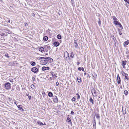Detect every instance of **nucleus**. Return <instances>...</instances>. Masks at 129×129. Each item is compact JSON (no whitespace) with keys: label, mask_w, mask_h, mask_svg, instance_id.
Wrapping results in <instances>:
<instances>
[{"label":"nucleus","mask_w":129,"mask_h":129,"mask_svg":"<svg viewBox=\"0 0 129 129\" xmlns=\"http://www.w3.org/2000/svg\"><path fill=\"white\" fill-rule=\"evenodd\" d=\"M5 56L8 58H9L10 57V56L8 55L7 53L5 54Z\"/></svg>","instance_id":"36"},{"label":"nucleus","mask_w":129,"mask_h":129,"mask_svg":"<svg viewBox=\"0 0 129 129\" xmlns=\"http://www.w3.org/2000/svg\"><path fill=\"white\" fill-rule=\"evenodd\" d=\"M45 47L46 48H47V49H50V48L49 46H46Z\"/></svg>","instance_id":"42"},{"label":"nucleus","mask_w":129,"mask_h":129,"mask_svg":"<svg viewBox=\"0 0 129 129\" xmlns=\"http://www.w3.org/2000/svg\"><path fill=\"white\" fill-rule=\"evenodd\" d=\"M122 66L123 67V68H125V65L124 66V65H122Z\"/></svg>","instance_id":"58"},{"label":"nucleus","mask_w":129,"mask_h":129,"mask_svg":"<svg viewBox=\"0 0 129 129\" xmlns=\"http://www.w3.org/2000/svg\"><path fill=\"white\" fill-rule=\"evenodd\" d=\"M67 53H67V55H68L67 56L68 57V58H69V59L70 57H69V54L67 52Z\"/></svg>","instance_id":"55"},{"label":"nucleus","mask_w":129,"mask_h":129,"mask_svg":"<svg viewBox=\"0 0 129 129\" xmlns=\"http://www.w3.org/2000/svg\"><path fill=\"white\" fill-rule=\"evenodd\" d=\"M74 43L75 44V45L74 46L75 48H76L77 47V46H78V45L77 43V41L76 40H74Z\"/></svg>","instance_id":"12"},{"label":"nucleus","mask_w":129,"mask_h":129,"mask_svg":"<svg viewBox=\"0 0 129 129\" xmlns=\"http://www.w3.org/2000/svg\"><path fill=\"white\" fill-rule=\"evenodd\" d=\"M26 95L27 96H28L29 95V94H28L27 93L26 94Z\"/></svg>","instance_id":"61"},{"label":"nucleus","mask_w":129,"mask_h":129,"mask_svg":"<svg viewBox=\"0 0 129 129\" xmlns=\"http://www.w3.org/2000/svg\"><path fill=\"white\" fill-rule=\"evenodd\" d=\"M124 1L129 4V0H124Z\"/></svg>","instance_id":"40"},{"label":"nucleus","mask_w":129,"mask_h":129,"mask_svg":"<svg viewBox=\"0 0 129 129\" xmlns=\"http://www.w3.org/2000/svg\"><path fill=\"white\" fill-rule=\"evenodd\" d=\"M48 95L49 97H51L53 96V94L51 92H50L48 93Z\"/></svg>","instance_id":"16"},{"label":"nucleus","mask_w":129,"mask_h":129,"mask_svg":"<svg viewBox=\"0 0 129 129\" xmlns=\"http://www.w3.org/2000/svg\"><path fill=\"white\" fill-rule=\"evenodd\" d=\"M22 105H18L17 106L18 108L19 109V110H21L22 111H24V109L22 108V107H21Z\"/></svg>","instance_id":"7"},{"label":"nucleus","mask_w":129,"mask_h":129,"mask_svg":"<svg viewBox=\"0 0 129 129\" xmlns=\"http://www.w3.org/2000/svg\"><path fill=\"white\" fill-rule=\"evenodd\" d=\"M116 25H118L120 23L119 21H114L113 22Z\"/></svg>","instance_id":"20"},{"label":"nucleus","mask_w":129,"mask_h":129,"mask_svg":"<svg viewBox=\"0 0 129 129\" xmlns=\"http://www.w3.org/2000/svg\"><path fill=\"white\" fill-rule=\"evenodd\" d=\"M71 114L72 115H74V114L75 113L74 112H73V111H71Z\"/></svg>","instance_id":"45"},{"label":"nucleus","mask_w":129,"mask_h":129,"mask_svg":"<svg viewBox=\"0 0 129 129\" xmlns=\"http://www.w3.org/2000/svg\"><path fill=\"white\" fill-rule=\"evenodd\" d=\"M127 63L126 60L123 61H122V65H125Z\"/></svg>","instance_id":"18"},{"label":"nucleus","mask_w":129,"mask_h":129,"mask_svg":"<svg viewBox=\"0 0 129 129\" xmlns=\"http://www.w3.org/2000/svg\"><path fill=\"white\" fill-rule=\"evenodd\" d=\"M14 103L16 105H17L18 104V103L16 101L14 102Z\"/></svg>","instance_id":"49"},{"label":"nucleus","mask_w":129,"mask_h":129,"mask_svg":"<svg viewBox=\"0 0 129 129\" xmlns=\"http://www.w3.org/2000/svg\"><path fill=\"white\" fill-rule=\"evenodd\" d=\"M25 25L26 26H27L28 25V24L27 23H25Z\"/></svg>","instance_id":"54"},{"label":"nucleus","mask_w":129,"mask_h":129,"mask_svg":"<svg viewBox=\"0 0 129 129\" xmlns=\"http://www.w3.org/2000/svg\"><path fill=\"white\" fill-rule=\"evenodd\" d=\"M124 73H125L124 72L123 73H122V74L123 76H125L124 74Z\"/></svg>","instance_id":"57"},{"label":"nucleus","mask_w":129,"mask_h":129,"mask_svg":"<svg viewBox=\"0 0 129 129\" xmlns=\"http://www.w3.org/2000/svg\"><path fill=\"white\" fill-rule=\"evenodd\" d=\"M8 21L9 23H10V19H9Z\"/></svg>","instance_id":"59"},{"label":"nucleus","mask_w":129,"mask_h":129,"mask_svg":"<svg viewBox=\"0 0 129 129\" xmlns=\"http://www.w3.org/2000/svg\"><path fill=\"white\" fill-rule=\"evenodd\" d=\"M38 58H39V59H44V57H38Z\"/></svg>","instance_id":"43"},{"label":"nucleus","mask_w":129,"mask_h":129,"mask_svg":"<svg viewBox=\"0 0 129 129\" xmlns=\"http://www.w3.org/2000/svg\"><path fill=\"white\" fill-rule=\"evenodd\" d=\"M50 74L54 78L57 77V76L55 75V74L53 72H50Z\"/></svg>","instance_id":"11"},{"label":"nucleus","mask_w":129,"mask_h":129,"mask_svg":"<svg viewBox=\"0 0 129 129\" xmlns=\"http://www.w3.org/2000/svg\"><path fill=\"white\" fill-rule=\"evenodd\" d=\"M124 94L126 95L128 94V92L127 90H125L124 91Z\"/></svg>","instance_id":"25"},{"label":"nucleus","mask_w":129,"mask_h":129,"mask_svg":"<svg viewBox=\"0 0 129 129\" xmlns=\"http://www.w3.org/2000/svg\"><path fill=\"white\" fill-rule=\"evenodd\" d=\"M80 62H77V65H79V64Z\"/></svg>","instance_id":"53"},{"label":"nucleus","mask_w":129,"mask_h":129,"mask_svg":"<svg viewBox=\"0 0 129 129\" xmlns=\"http://www.w3.org/2000/svg\"><path fill=\"white\" fill-rule=\"evenodd\" d=\"M76 95H77V99L78 100L80 98V96L78 93H77L76 94Z\"/></svg>","instance_id":"28"},{"label":"nucleus","mask_w":129,"mask_h":129,"mask_svg":"<svg viewBox=\"0 0 129 129\" xmlns=\"http://www.w3.org/2000/svg\"><path fill=\"white\" fill-rule=\"evenodd\" d=\"M37 122L38 123V124H40L41 125H44V124L42 122H41L39 121H38Z\"/></svg>","instance_id":"24"},{"label":"nucleus","mask_w":129,"mask_h":129,"mask_svg":"<svg viewBox=\"0 0 129 129\" xmlns=\"http://www.w3.org/2000/svg\"><path fill=\"white\" fill-rule=\"evenodd\" d=\"M112 17L113 18V20H114V21H116L117 20V18L115 16H112Z\"/></svg>","instance_id":"21"},{"label":"nucleus","mask_w":129,"mask_h":129,"mask_svg":"<svg viewBox=\"0 0 129 129\" xmlns=\"http://www.w3.org/2000/svg\"><path fill=\"white\" fill-rule=\"evenodd\" d=\"M99 20L98 21V24H99V25L100 26L101 25V21L100 19L99 18Z\"/></svg>","instance_id":"30"},{"label":"nucleus","mask_w":129,"mask_h":129,"mask_svg":"<svg viewBox=\"0 0 129 129\" xmlns=\"http://www.w3.org/2000/svg\"><path fill=\"white\" fill-rule=\"evenodd\" d=\"M71 2H74L73 0H71Z\"/></svg>","instance_id":"63"},{"label":"nucleus","mask_w":129,"mask_h":129,"mask_svg":"<svg viewBox=\"0 0 129 129\" xmlns=\"http://www.w3.org/2000/svg\"><path fill=\"white\" fill-rule=\"evenodd\" d=\"M54 46H56V47H57L59 45V44L58 42H55L53 44Z\"/></svg>","instance_id":"8"},{"label":"nucleus","mask_w":129,"mask_h":129,"mask_svg":"<svg viewBox=\"0 0 129 129\" xmlns=\"http://www.w3.org/2000/svg\"><path fill=\"white\" fill-rule=\"evenodd\" d=\"M48 61L49 62H52L53 61V59L52 58H49L48 60Z\"/></svg>","instance_id":"31"},{"label":"nucleus","mask_w":129,"mask_h":129,"mask_svg":"<svg viewBox=\"0 0 129 129\" xmlns=\"http://www.w3.org/2000/svg\"><path fill=\"white\" fill-rule=\"evenodd\" d=\"M32 79L33 81H35V78L33 77H32Z\"/></svg>","instance_id":"41"},{"label":"nucleus","mask_w":129,"mask_h":129,"mask_svg":"<svg viewBox=\"0 0 129 129\" xmlns=\"http://www.w3.org/2000/svg\"><path fill=\"white\" fill-rule=\"evenodd\" d=\"M28 98H29V100H30L31 98V96H28Z\"/></svg>","instance_id":"48"},{"label":"nucleus","mask_w":129,"mask_h":129,"mask_svg":"<svg viewBox=\"0 0 129 129\" xmlns=\"http://www.w3.org/2000/svg\"><path fill=\"white\" fill-rule=\"evenodd\" d=\"M43 39L45 41H46L48 39V37L47 36H45L43 38Z\"/></svg>","instance_id":"14"},{"label":"nucleus","mask_w":129,"mask_h":129,"mask_svg":"<svg viewBox=\"0 0 129 129\" xmlns=\"http://www.w3.org/2000/svg\"><path fill=\"white\" fill-rule=\"evenodd\" d=\"M81 70L83 71V72H84V68H83V67H82V68H81Z\"/></svg>","instance_id":"50"},{"label":"nucleus","mask_w":129,"mask_h":129,"mask_svg":"<svg viewBox=\"0 0 129 129\" xmlns=\"http://www.w3.org/2000/svg\"><path fill=\"white\" fill-rule=\"evenodd\" d=\"M93 120L94 121V123H95V117H94V118L93 117Z\"/></svg>","instance_id":"44"},{"label":"nucleus","mask_w":129,"mask_h":129,"mask_svg":"<svg viewBox=\"0 0 129 129\" xmlns=\"http://www.w3.org/2000/svg\"><path fill=\"white\" fill-rule=\"evenodd\" d=\"M113 39L114 40V36H113Z\"/></svg>","instance_id":"62"},{"label":"nucleus","mask_w":129,"mask_h":129,"mask_svg":"<svg viewBox=\"0 0 129 129\" xmlns=\"http://www.w3.org/2000/svg\"><path fill=\"white\" fill-rule=\"evenodd\" d=\"M118 25H119V26L122 29H123V27H122V26L120 23H119Z\"/></svg>","instance_id":"35"},{"label":"nucleus","mask_w":129,"mask_h":129,"mask_svg":"<svg viewBox=\"0 0 129 129\" xmlns=\"http://www.w3.org/2000/svg\"><path fill=\"white\" fill-rule=\"evenodd\" d=\"M39 50L40 51H41V52H44V48H43V47H40L39 48Z\"/></svg>","instance_id":"9"},{"label":"nucleus","mask_w":129,"mask_h":129,"mask_svg":"<svg viewBox=\"0 0 129 129\" xmlns=\"http://www.w3.org/2000/svg\"><path fill=\"white\" fill-rule=\"evenodd\" d=\"M118 30L119 34L120 35H121L122 34V33H121V30L120 29H119L118 28Z\"/></svg>","instance_id":"33"},{"label":"nucleus","mask_w":129,"mask_h":129,"mask_svg":"<svg viewBox=\"0 0 129 129\" xmlns=\"http://www.w3.org/2000/svg\"><path fill=\"white\" fill-rule=\"evenodd\" d=\"M124 74L125 79H127V81L128 80H129V78L128 77V75L127 74L125 73H124Z\"/></svg>","instance_id":"10"},{"label":"nucleus","mask_w":129,"mask_h":129,"mask_svg":"<svg viewBox=\"0 0 129 129\" xmlns=\"http://www.w3.org/2000/svg\"><path fill=\"white\" fill-rule=\"evenodd\" d=\"M122 111H123V114L124 115H125L126 113V111L125 110L124 111H123V109H122Z\"/></svg>","instance_id":"38"},{"label":"nucleus","mask_w":129,"mask_h":129,"mask_svg":"<svg viewBox=\"0 0 129 129\" xmlns=\"http://www.w3.org/2000/svg\"><path fill=\"white\" fill-rule=\"evenodd\" d=\"M75 100H76V99L74 97H73L72 99V101H74V102H75Z\"/></svg>","instance_id":"37"},{"label":"nucleus","mask_w":129,"mask_h":129,"mask_svg":"<svg viewBox=\"0 0 129 129\" xmlns=\"http://www.w3.org/2000/svg\"><path fill=\"white\" fill-rule=\"evenodd\" d=\"M57 37L58 39H61V36L60 34L58 35L57 36Z\"/></svg>","instance_id":"19"},{"label":"nucleus","mask_w":129,"mask_h":129,"mask_svg":"<svg viewBox=\"0 0 129 129\" xmlns=\"http://www.w3.org/2000/svg\"><path fill=\"white\" fill-rule=\"evenodd\" d=\"M31 87L33 90H34L35 89V86L33 84H32L31 85Z\"/></svg>","instance_id":"13"},{"label":"nucleus","mask_w":129,"mask_h":129,"mask_svg":"<svg viewBox=\"0 0 129 129\" xmlns=\"http://www.w3.org/2000/svg\"><path fill=\"white\" fill-rule=\"evenodd\" d=\"M50 68L49 67H42V70L43 71H45L49 69Z\"/></svg>","instance_id":"6"},{"label":"nucleus","mask_w":129,"mask_h":129,"mask_svg":"<svg viewBox=\"0 0 129 129\" xmlns=\"http://www.w3.org/2000/svg\"><path fill=\"white\" fill-rule=\"evenodd\" d=\"M69 124H71L72 125V123L71 121L70 122H69Z\"/></svg>","instance_id":"52"},{"label":"nucleus","mask_w":129,"mask_h":129,"mask_svg":"<svg viewBox=\"0 0 129 129\" xmlns=\"http://www.w3.org/2000/svg\"><path fill=\"white\" fill-rule=\"evenodd\" d=\"M74 55L73 53V52H72L70 54V56L72 58H73L74 57Z\"/></svg>","instance_id":"17"},{"label":"nucleus","mask_w":129,"mask_h":129,"mask_svg":"<svg viewBox=\"0 0 129 129\" xmlns=\"http://www.w3.org/2000/svg\"><path fill=\"white\" fill-rule=\"evenodd\" d=\"M89 101L90 102H91L92 104H93V101L91 98H90L89 99Z\"/></svg>","instance_id":"26"},{"label":"nucleus","mask_w":129,"mask_h":129,"mask_svg":"<svg viewBox=\"0 0 129 129\" xmlns=\"http://www.w3.org/2000/svg\"><path fill=\"white\" fill-rule=\"evenodd\" d=\"M6 88L7 90H9L11 88V84L9 82H7L5 85Z\"/></svg>","instance_id":"1"},{"label":"nucleus","mask_w":129,"mask_h":129,"mask_svg":"<svg viewBox=\"0 0 129 129\" xmlns=\"http://www.w3.org/2000/svg\"><path fill=\"white\" fill-rule=\"evenodd\" d=\"M97 74H96L95 72L94 73L92 74V76L94 77H96L97 76Z\"/></svg>","instance_id":"29"},{"label":"nucleus","mask_w":129,"mask_h":129,"mask_svg":"<svg viewBox=\"0 0 129 129\" xmlns=\"http://www.w3.org/2000/svg\"><path fill=\"white\" fill-rule=\"evenodd\" d=\"M77 79L78 82L80 83L81 81V79L80 77H78L77 78Z\"/></svg>","instance_id":"22"},{"label":"nucleus","mask_w":129,"mask_h":129,"mask_svg":"<svg viewBox=\"0 0 129 129\" xmlns=\"http://www.w3.org/2000/svg\"><path fill=\"white\" fill-rule=\"evenodd\" d=\"M91 93L93 96H95L97 95L95 89L93 88L91 90Z\"/></svg>","instance_id":"2"},{"label":"nucleus","mask_w":129,"mask_h":129,"mask_svg":"<svg viewBox=\"0 0 129 129\" xmlns=\"http://www.w3.org/2000/svg\"><path fill=\"white\" fill-rule=\"evenodd\" d=\"M117 82L118 84H120V83L121 80L120 77H119L118 74L117 75Z\"/></svg>","instance_id":"4"},{"label":"nucleus","mask_w":129,"mask_h":129,"mask_svg":"<svg viewBox=\"0 0 129 129\" xmlns=\"http://www.w3.org/2000/svg\"><path fill=\"white\" fill-rule=\"evenodd\" d=\"M96 118L97 119H99L100 118L99 115V114H95Z\"/></svg>","instance_id":"27"},{"label":"nucleus","mask_w":129,"mask_h":129,"mask_svg":"<svg viewBox=\"0 0 129 129\" xmlns=\"http://www.w3.org/2000/svg\"><path fill=\"white\" fill-rule=\"evenodd\" d=\"M31 71L33 72L36 73L38 71V69L36 67H34L31 68Z\"/></svg>","instance_id":"3"},{"label":"nucleus","mask_w":129,"mask_h":129,"mask_svg":"<svg viewBox=\"0 0 129 129\" xmlns=\"http://www.w3.org/2000/svg\"><path fill=\"white\" fill-rule=\"evenodd\" d=\"M59 85V83L58 81H57L56 83V85L57 86H58Z\"/></svg>","instance_id":"46"},{"label":"nucleus","mask_w":129,"mask_h":129,"mask_svg":"<svg viewBox=\"0 0 129 129\" xmlns=\"http://www.w3.org/2000/svg\"><path fill=\"white\" fill-rule=\"evenodd\" d=\"M53 100L54 102L56 103L58 102V99L56 96H53Z\"/></svg>","instance_id":"5"},{"label":"nucleus","mask_w":129,"mask_h":129,"mask_svg":"<svg viewBox=\"0 0 129 129\" xmlns=\"http://www.w3.org/2000/svg\"><path fill=\"white\" fill-rule=\"evenodd\" d=\"M10 81L11 82H13V79H11L10 80Z\"/></svg>","instance_id":"47"},{"label":"nucleus","mask_w":129,"mask_h":129,"mask_svg":"<svg viewBox=\"0 0 129 129\" xmlns=\"http://www.w3.org/2000/svg\"><path fill=\"white\" fill-rule=\"evenodd\" d=\"M31 15H32V16H35V15L33 13H32V14Z\"/></svg>","instance_id":"56"},{"label":"nucleus","mask_w":129,"mask_h":129,"mask_svg":"<svg viewBox=\"0 0 129 129\" xmlns=\"http://www.w3.org/2000/svg\"><path fill=\"white\" fill-rule=\"evenodd\" d=\"M73 3H74V2H71V4L72 5H73Z\"/></svg>","instance_id":"60"},{"label":"nucleus","mask_w":129,"mask_h":129,"mask_svg":"<svg viewBox=\"0 0 129 129\" xmlns=\"http://www.w3.org/2000/svg\"><path fill=\"white\" fill-rule=\"evenodd\" d=\"M71 121V120L70 119V118L69 117H67V121L69 122H70Z\"/></svg>","instance_id":"23"},{"label":"nucleus","mask_w":129,"mask_h":129,"mask_svg":"<svg viewBox=\"0 0 129 129\" xmlns=\"http://www.w3.org/2000/svg\"><path fill=\"white\" fill-rule=\"evenodd\" d=\"M49 58H50V57H44V59H46V60L47 59H48V60Z\"/></svg>","instance_id":"39"},{"label":"nucleus","mask_w":129,"mask_h":129,"mask_svg":"<svg viewBox=\"0 0 129 129\" xmlns=\"http://www.w3.org/2000/svg\"><path fill=\"white\" fill-rule=\"evenodd\" d=\"M129 43V41L127 40V41L124 42V44L126 45H127Z\"/></svg>","instance_id":"32"},{"label":"nucleus","mask_w":129,"mask_h":129,"mask_svg":"<svg viewBox=\"0 0 129 129\" xmlns=\"http://www.w3.org/2000/svg\"><path fill=\"white\" fill-rule=\"evenodd\" d=\"M30 63L32 66H35L36 64L35 62L33 61H31Z\"/></svg>","instance_id":"15"},{"label":"nucleus","mask_w":129,"mask_h":129,"mask_svg":"<svg viewBox=\"0 0 129 129\" xmlns=\"http://www.w3.org/2000/svg\"><path fill=\"white\" fill-rule=\"evenodd\" d=\"M86 73H84V75H86Z\"/></svg>","instance_id":"64"},{"label":"nucleus","mask_w":129,"mask_h":129,"mask_svg":"<svg viewBox=\"0 0 129 129\" xmlns=\"http://www.w3.org/2000/svg\"><path fill=\"white\" fill-rule=\"evenodd\" d=\"M81 67H79L78 68V69L80 71L81 70Z\"/></svg>","instance_id":"51"},{"label":"nucleus","mask_w":129,"mask_h":129,"mask_svg":"<svg viewBox=\"0 0 129 129\" xmlns=\"http://www.w3.org/2000/svg\"><path fill=\"white\" fill-rule=\"evenodd\" d=\"M42 61H44L45 62V64H46V63H47L48 62V60H42Z\"/></svg>","instance_id":"34"}]
</instances>
